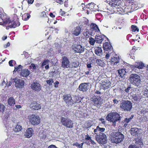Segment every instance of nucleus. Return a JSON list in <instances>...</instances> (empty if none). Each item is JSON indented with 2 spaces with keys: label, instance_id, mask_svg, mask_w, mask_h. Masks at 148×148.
Instances as JSON below:
<instances>
[{
  "label": "nucleus",
  "instance_id": "20e7f679",
  "mask_svg": "<svg viewBox=\"0 0 148 148\" xmlns=\"http://www.w3.org/2000/svg\"><path fill=\"white\" fill-rule=\"evenodd\" d=\"M95 134V140L98 142L102 144H104L106 143L107 140V136L104 133L99 132L98 134Z\"/></svg>",
  "mask_w": 148,
  "mask_h": 148
},
{
  "label": "nucleus",
  "instance_id": "6ab92c4d",
  "mask_svg": "<svg viewBox=\"0 0 148 148\" xmlns=\"http://www.w3.org/2000/svg\"><path fill=\"white\" fill-rule=\"evenodd\" d=\"M120 107L124 110H129L130 101H124L121 104Z\"/></svg>",
  "mask_w": 148,
  "mask_h": 148
},
{
  "label": "nucleus",
  "instance_id": "0e129e2a",
  "mask_svg": "<svg viewBox=\"0 0 148 148\" xmlns=\"http://www.w3.org/2000/svg\"><path fill=\"white\" fill-rule=\"evenodd\" d=\"M68 3L67 1H65L64 2V5L65 7H67L68 6Z\"/></svg>",
  "mask_w": 148,
  "mask_h": 148
},
{
  "label": "nucleus",
  "instance_id": "f8f14e48",
  "mask_svg": "<svg viewBox=\"0 0 148 148\" xmlns=\"http://www.w3.org/2000/svg\"><path fill=\"white\" fill-rule=\"evenodd\" d=\"M111 84L109 80L106 78L102 81L101 87L104 90L107 89L111 86Z\"/></svg>",
  "mask_w": 148,
  "mask_h": 148
},
{
  "label": "nucleus",
  "instance_id": "69168bd1",
  "mask_svg": "<svg viewBox=\"0 0 148 148\" xmlns=\"http://www.w3.org/2000/svg\"><path fill=\"white\" fill-rule=\"evenodd\" d=\"M87 125L86 126L87 128H88L90 127L91 126V123L90 122H88L87 123Z\"/></svg>",
  "mask_w": 148,
  "mask_h": 148
},
{
  "label": "nucleus",
  "instance_id": "3c124183",
  "mask_svg": "<svg viewBox=\"0 0 148 148\" xmlns=\"http://www.w3.org/2000/svg\"><path fill=\"white\" fill-rule=\"evenodd\" d=\"M66 13L64 11H63L62 9H60V15L62 16H65V14Z\"/></svg>",
  "mask_w": 148,
  "mask_h": 148
},
{
  "label": "nucleus",
  "instance_id": "4be33fe9",
  "mask_svg": "<svg viewBox=\"0 0 148 148\" xmlns=\"http://www.w3.org/2000/svg\"><path fill=\"white\" fill-rule=\"evenodd\" d=\"M90 29L92 32H95L97 34V33L100 32V30L98 26L95 23H91L90 25Z\"/></svg>",
  "mask_w": 148,
  "mask_h": 148
},
{
  "label": "nucleus",
  "instance_id": "a211bd4d",
  "mask_svg": "<svg viewBox=\"0 0 148 148\" xmlns=\"http://www.w3.org/2000/svg\"><path fill=\"white\" fill-rule=\"evenodd\" d=\"M91 100L95 106H97L101 104V98L99 96L93 97Z\"/></svg>",
  "mask_w": 148,
  "mask_h": 148
},
{
  "label": "nucleus",
  "instance_id": "9b49d317",
  "mask_svg": "<svg viewBox=\"0 0 148 148\" xmlns=\"http://www.w3.org/2000/svg\"><path fill=\"white\" fill-rule=\"evenodd\" d=\"M131 2H130V8L131 10H130V12H132L135 10H136L137 9H136L138 7V8H140L142 7L143 5V4H138L137 3L136 1H132V0H131Z\"/></svg>",
  "mask_w": 148,
  "mask_h": 148
},
{
  "label": "nucleus",
  "instance_id": "37998d69",
  "mask_svg": "<svg viewBox=\"0 0 148 148\" xmlns=\"http://www.w3.org/2000/svg\"><path fill=\"white\" fill-rule=\"evenodd\" d=\"M22 66L21 65H19L18 66H16L14 67V69L13 71V72L16 71L19 72L20 71V69H21Z\"/></svg>",
  "mask_w": 148,
  "mask_h": 148
},
{
  "label": "nucleus",
  "instance_id": "1a4fd4ad",
  "mask_svg": "<svg viewBox=\"0 0 148 148\" xmlns=\"http://www.w3.org/2000/svg\"><path fill=\"white\" fill-rule=\"evenodd\" d=\"M14 82L15 83V87L19 88H24L25 84L24 80L17 78L14 79Z\"/></svg>",
  "mask_w": 148,
  "mask_h": 148
},
{
  "label": "nucleus",
  "instance_id": "f704fd0d",
  "mask_svg": "<svg viewBox=\"0 0 148 148\" xmlns=\"http://www.w3.org/2000/svg\"><path fill=\"white\" fill-rule=\"evenodd\" d=\"M105 130V128L100 127L98 126L97 127L96 129H94V132L95 134H97L96 132H104Z\"/></svg>",
  "mask_w": 148,
  "mask_h": 148
},
{
  "label": "nucleus",
  "instance_id": "4c0bfd02",
  "mask_svg": "<svg viewBox=\"0 0 148 148\" xmlns=\"http://www.w3.org/2000/svg\"><path fill=\"white\" fill-rule=\"evenodd\" d=\"M96 62L97 65L99 66L103 67L104 66L105 64L103 60L100 59H97L96 60Z\"/></svg>",
  "mask_w": 148,
  "mask_h": 148
},
{
  "label": "nucleus",
  "instance_id": "a18cd8bd",
  "mask_svg": "<svg viewBox=\"0 0 148 148\" xmlns=\"http://www.w3.org/2000/svg\"><path fill=\"white\" fill-rule=\"evenodd\" d=\"M131 28L133 32H135L136 31L138 32L139 31V29L136 26L132 25L131 26Z\"/></svg>",
  "mask_w": 148,
  "mask_h": 148
},
{
  "label": "nucleus",
  "instance_id": "7c9ffc66",
  "mask_svg": "<svg viewBox=\"0 0 148 148\" xmlns=\"http://www.w3.org/2000/svg\"><path fill=\"white\" fill-rule=\"evenodd\" d=\"M119 5L116 7H115L113 8L114 13L117 14H122L123 13V9L122 8L118 7Z\"/></svg>",
  "mask_w": 148,
  "mask_h": 148
},
{
  "label": "nucleus",
  "instance_id": "f3484780",
  "mask_svg": "<svg viewBox=\"0 0 148 148\" xmlns=\"http://www.w3.org/2000/svg\"><path fill=\"white\" fill-rule=\"evenodd\" d=\"M31 89L36 91L38 92L41 89L40 84L38 82H33L31 85Z\"/></svg>",
  "mask_w": 148,
  "mask_h": 148
},
{
  "label": "nucleus",
  "instance_id": "79ce46f5",
  "mask_svg": "<svg viewBox=\"0 0 148 148\" xmlns=\"http://www.w3.org/2000/svg\"><path fill=\"white\" fill-rule=\"evenodd\" d=\"M21 129L22 127L17 124L14 127V130L15 132H19L21 130Z\"/></svg>",
  "mask_w": 148,
  "mask_h": 148
},
{
  "label": "nucleus",
  "instance_id": "5fc2aeb1",
  "mask_svg": "<svg viewBox=\"0 0 148 148\" xmlns=\"http://www.w3.org/2000/svg\"><path fill=\"white\" fill-rule=\"evenodd\" d=\"M99 120L100 121H101V123L102 124H105L106 121H105L104 119L102 118H101L99 119Z\"/></svg>",
  "mask_w": 148,
  "mask_h": 148
},
{
  "label": "nucleus",
  "instance_id": "680f3d73",
  "mask_svg": "<svg viewBox=\"0 0 148 148\" xmlns=\"http://www.w3.org/2000/svg\"><path fill=\"white\" fill-rule=\"evenodd\" d=\"M34 1V0H27V2L29 4H32Z\"/></svg>",
  "mask_w": 148,
  "mask_h": 148
},
{
  "label": "nucleus",
  "instance_id": "412c9836",
  "mask_svg": "<svg viewBox=\"0 0 148 148\" xmlns=\"http://www.w3.org/2000/svg\"><path fill=\"white\" fill-rule=\"evenodd\" d=\"M88 84L87 83H81L79 85L78 89L81 91L83 92L86 91L88 89Z\"/></svg>",
  "mask_w": 148,
  "mask_h": 148
},
{
  "label": "nucleus",
  "instance_id": "a19ab883",
  "mask_svg": "<svg viewBox=\"0 0 148 148\" xmlns=\"http://www.w3.org/2000/svg\"><path fill=\"white\" fill-rule=\"evenodd\" d=\"M95 42H96V40H95V39H94L92 37H90L89 38V42L91 45H94Z\"/></svg>",
  "mask_w": 148,
  "mask_h": 148
},
{
  "label": "nucleus",
  "instance_id": "dca6fc26",
  "mask_svg": "<svg viewBox=\"0 0 148 148\" xmlns=\"http://www.w3.org/2000/svg\"><path fill=\"white\" fill-rule=\"evenodd\" d=\"M30 107L32 110H39L41 108V106L36 101H32L30 105Z\"/></svg>",
  "mask_w": 148,
  "mask_h": 148
},
{
  "label": "nucleus",
  "instance_id": "774afa93",
  "mask_svg": "<svg viewBox=\"0 0 148 148\" xmlns=\"http://www.w3.org/2000/svg\"><path fill=\"white\" fill-rule=\"evenodd\" d=\"M130 121V118L127 119L125 118V121L126 123H128Z\"/></svg>",
  "mask_w": 148,
  "mask_h": 148
},
{
  "label": "nucleus",
  "instance_id": "de8ad7c7",
  "mask_svg": "<svg viewBox=\"0 0 148 148\" xmlns=\"http://www.w3.org/2000/svg\"><path fill=\"white\" fill-rule=\"evenodd\" d=\"M13 63L14 64H16V61L14 60H11L9 61V66H14Z\"/></svg>",
  "mask_w": 148,
  "mask_h": 148
},
{
  "label": "nucleus",
  "instance_id": "864d4df0",
  "mask_svg": "<svg viewBox=\"0 0 148 148\" xmlns=\"http://www.w3.org/2000/svg\"><path fill=\"white\" fill-rule=\"evenodd\" d=\"M57 3H59L60 4H62L63 1L62 0H54Z\"/></svg>",
  "mask_w": 148,
  "mask_h": 148
},
{
  "label": "nucleus",
  "instance_id": "09e8293b",
  "mask_svg": "<svg viewBox=\"0 0 148 148\" xmlns=\"http://www.w3.org/2000/svg\"><path fill=\"white\" fill-rule=\"evenodd\" d=\"M46 82L47 84H48L49 86H51L52 85V83L54 82L53 79H50L47 80Z\"/></svg>",
  "mask_w": 148,
  "mask_h": 148
},
{
  "label": "nucleus",
  "instance_id": "f257e3e1",
  "mask_svg": "<svg viewBox=\"0 0 148 148\" xmlns=\"http://www.w3.org/2000/svg\"><path fill=\"white\" fill-rule=\"evenodd\" d=\"M124 136L121 132L118 131L112 132L110 135V138L113 143L116 144L121 142L123 140Z\"/></svg>",
  "mask_w": 148,
  "mask_h": 148
},
{
  "label": "nucleus",
  "instance_id": "b1692460",
  "mask_svg": "<svg viewBox=\"0 0 148 148\" xmlns=\"http://www.w3.org/2000/svg\"><path fill=\"white\" fill-rule=\"evenodd\" d=\"M119 60L120 58L119 57L116 55L111 59L110 61V65L112 66H114L119 63Z\"/></svg>",
  "mask_w": 148,
  "mask_h": 148
},
{
  "label": "nucleus",
  "instance_id": "2f4dec72",
  "mask_svg": "<svg viewBox=\"0 0 148 148\" xmlns=\"http://www.w3.org/2000/svg\"><path fill=\"white\" fill-rule=\"evenodd\" d=\"M126 73L125 70L123 69H121L118 71V76L122 78L125 75Z\"/></svg>",
  "mask_w": 148,
  "mask_h": 148
},
{
  "label": "nucleus",
  "instance_id": "9d476101",
  "mask_svg": "<svg viewBox=\"0 0 148 148\" xmlns=\"http://www.w3.org/2000/svg\"><path fill=\"white\" fill-rule=\"evenodd\" d=\"M7 24L9 25L8 27L10 28H15L19 26L20 25V23L18 21H16L13 20L11 21L10 18H8Z\"/></svg>",
  "mask_w": 148,
  "mask_h": 148
},
{
  "label": "nucleus",
  "instance_id": "ea45409f",
  "mask_svg": "<svg viewBox=\"0 0 148 148\" xmlns=\"http://www.w3.org/2000/svg\"><path fill=\"white\" fill-rule=\"evenodd\" d=\"M8 21V18L3 20L2 19L1 17H0V25H7V22Z\"/></svg>",
  "mask_w": 148,
  "mask_h": 148
},
{
  "label": "nucleus",
  "instance_id": "aec40b11",
  "mask_svg": "<svg viewBox=\"0 0 148 148\" xmlns=\"http://www.w3.org/2000/svg\"><path fill=\"white\" fill-rule=\"evenodd\" d=\"M84 140H85V143L88 145H90V143L93 145H96V143L91 139V137L88 134L85 135Z\"/></svg>",
  "mask_w": 148,
  "mask_h": 148
},
{
  "label": "nucleus",
  "instance_id": "4d7b16f0",
  "mask_svg": "<svg viewBox=\"0 0 148 148\" xmlns=\"http://www.w3.org/2000/svg\"><path fill=\"white\" fill-rule=\"evenodd\" d=\"M72 66L75 68L77 67L78 66V65L76 64V63L75 62H73L72 63Z\"/></svg>",
  "mask_w": 148,
  "mask_h": 148
},
{
  "label": "nucleus",
  "instance_id": "6e6552de",
  "mask_svg": "<svg viewBox=\"0 0 148 148\" xmlns=\"http://www.w3.org/2000/svg\"><path fill=\"white\" fill-rule=\"evenodd\" d=\"M61 66L64 69L68 68L70 67V61L66 56L62 57L61 59Z\"/></svg>",
  "mask_w": 148,
  "mask_h": 148
},
{
  "label": "nucleus",
  "instance_id": "6e6d98bb",
  "mask_svg": "<svg viewBox=\"0 0 148 148\" xmlns=\"http://www.w3.org/2000/svg\"><path fill=\"white\" fill-rule=\"evenodd\" d=\"M10 44L9 42L7 43L6 44H5L4 45V47L5 48H6L10 46Z\"/></svg>",
  "mask_w": 148,
  "mask_h": 148
},
{
  "label": "nucleus",
  "instance_id": "603ef678",
  "mask_svg": "<svg viewBox=\"0 0 148 148\" xmlns=\"http://www.w3.org/2000/svg\"><path fill=\"white\" fill-rule=\"evenodd\" d=\"M30 67L32 68V69H36V67L35 65L33 63L30 66Z\"/></svg>",
  "mask_w": 148,
  "mask_h": 148
},
{
  "label": "nucleus",
  "instance_id": "72a5a7b5",
  "mask_svg": "<svg viewBox=\"0 0 148 148\" xmlns=\"http://www.w3.org/2000/svg\"><path fill=\"white\" fill-rule=\"evenodd\" d=\"M81 98L78 96H74L73 100V104L74 103H79L81 101Z\"/></svg>",
  "mask_w": 148,
  "mask_h": 148
},
{
  "label": "nucleus",
  "instance_id": "39448f33",
  "mask_svg": "<svg viewBox=\"0 0 148 148\" xmlns=\"http://www.w3.org/2000/svg\"><path fill=\"white\" fill-rule=\"evenodd\" d=\"M28 117L29 122L33 125H38L40 123V119L36 114H33Z\"/></svg>",
  "mask_w": 148,
  "mask_h": 148
},
{
  "label": "nucleus",
  "instance_id": "cd10ccee",
  "mask_svg": "<svg viewBox=\"0 0 148 148\" xmlns=\"http://www.w3.org/2000/svg\"><path fill=\"white\" fill-rule=\"evenodd\" d=\"M94 49L95 53L97 56H101L102 55V50L101 47H95L94 48Z\"/></svg>",
  "mask_w": 148,
  "mask_h": 148
},
{
  "label": "nucleus",
  "instance_id": "2eb2a0df",
  "mask_svg": "<svg viewBox=\"0 0 148 148\" xmlns=\"http://www.w3.org/2000/svg\"><path fill=\"white\" fill-rule=\"evenodd\" d=\"M103 47L104 50L108 51V53L110 54L113 52V48L110 43L107 42L104 43Z\"/></svg>",
  "mask_w": 148,
  "mask_h": 148
},
{
  "label": "nucleus",
  "instance_id": "423d86ee",
  "mask_svg": "<svg viewBox=\"0 0 148 148\" xmlns=\"http://www.w3.org/2000/svg\"><path fill=\"white\" fill-rule=\"evenodd\" d=\"M60 122L62 125L67 128H71L73 127V121L68 118L62 117L61 118Z\"/></svg>",
  "mask_w": 148,
  "mask_h": 148
},
{
  "label": "nucleus",
  "instance_id": "052dcab7",
  "mask_svg": "<svg viewBox=\"0 0 148 148\" xmlns=\"http://www.w3.org/2000/svg\"><path fill=\"white\" fill-rule=\"evenodd\" d=\"M113 103H114V104H117L119 102V101L116 99H114L113 100Z\"/></svg>",
  "mask_w": 148,
  "mask_h": 148
},
{
  "label": "nucleus",
  "instance_id": "8fccbe9b",
  "mask_svg": "<svg viewBox=\"0 0 148 148\" xmlns=\"http://www.w3.org/2000/svg\"><path fill=\"white\" fill-rule=\"evenodd\" d=\"M47 14L46 13L45 11L42 12L40 14V17L41 18L46 17Z\"/></svg>",
  "mask_w": 148,
  "mask_h": 148
},
{
  "label": "nucleus",
  "instance_id": "bf43d9fd",
  "mask_svg": "<svg viewBox=\"0 0 148 148\" xmlns=\"http://www.w3.org/2000/svg\"><path fill=\"white\" fill-rule=\"evenodd\" d=\"M59 82L57 81H56L54 83V86L56 88L58 87V86L57 85L58 84H59Z\"/></svg>",
  "mask_w": 148,
  "mask_h": 148
},
{
  "label": "nucleus",
  "instance_id": "c9c22d12",
  "mask_svg": "<svg viewBox=\"0 0 148 148\" xmlns=\"http://www.w3.org/2000/svg\"><path fill=\"white\" fill-rule=\"evenodd\" d=\"M30 14L27 13H25L22 16V19L24 21L27 20L30 17Z\"/></svg>",
  "mask_w": 148,
  "mask_h": 148
},
{
  "label": "nucleus",
  "instance_id": "e2e57ef3",
  "mask_svg": "<svg viewBox=\"0 0 148 148\" xmlns=\"http://www.w3.org/2000/svg\"><path fill=\"white\" fill-rule=\"evenodd\" d=\"M83 144V143H82L79 144L78 145L77 147L79 148H82Z\"/></svg>",
  "mask_w": 148,
  "mask_h": 148
},
{
  "label": "nucleus",
  "instance_id": "c85d7f7f",
  "mask_svg": "<svg viewBox=\"0 0 148 148\" xmlns=\"http://www.w3.org/2000/svg\"><path fill=\"white\" fill-rule=\"evenodd\" d=\"M30 73V71L27 69H24L21 73V75L23 77H27Z\"/></svg>",
  "mask_w": 148,
  "mask_h": 148
},
{
  "label": "nucleus",
  "instance_id": "473e14b6",
  "mask_svg": "<svg viewBox=\"0 0 148 148\" xmlns=\"http://www.w3.org/2000/svg\"><path fill=\"white\" fill-rule=\"evenodd\" d=\"M130 131H131V132H130V133L133 136L138 135L139 131L137 128H132L131 129Z\"/></svg>",
  "mask_w": 148,
  "mask_h": 148
},
{
  "label": "nucleus",
  "instance_id": "a878e982",
  "mask_svg": "<svg viewBox=\"0 0 148 148\" xmlns=\"http://www.w3.org/2000/svg\"><path fill=\"white\" fill-rule=\"evenodd\" d=\"M34 131L32 128H28L26 130L24 135L26 138H29L32 136L33 134Z\"/></svg>",
  "mask_w": 148,
  "mask_h": 148
},
{
  "label": "nucleus",
  "instance_id": "5701e85b",
  "mask_svg": "<svg viewBox=\"0 0 148 148\" xmlns=\"http://www.w3.org/2000/svg\"><path fill=\"white\" fill-rule=\"evenodd\" d=\"M144 66V64L142 62H136L134 66L130 65V67L133 70L135 71V69L138 68L139 69H142Z\"/></svg>",
  "mask_w": 148,
  "mask_h": 148
},
{
  "label": "nucleus",
  "instance_id": "49530a36",
  "mask_svg": "<svg viewBox=\"0 0 148 148\" xmlns=\"http://www.w3.org/2000/svg\"><path fill=\"white\" fill-rule=\"evenodd\" d=\"M49 62V60L48 59H46L44 60L42 62V64L41 66L42 67L46 65L47 64H48Z\"/></svg>",
  "mask_w": 148,
  "mask_h": 148
},
{
  "label": "nucleus",
  "instance_id": "f03ea898",
  "mask_svg": "<svg viewBox=\"0 0 148 148\" xmlns=\"http://www.w3.org/2000/svg\"><path fill=\"white\" fill-rule=\"evenodd\" d=\"M121 117L116 112H110L106 117L107 120L112 123V125L114 127L116 125V122L120 121Z\"/></svg>",
  "mask_w": 148,
  "mask_h": 148
},
{
  "label": "nucleus",
  "instance_id": "c756f323",
  "mask_svg": "<svg viewBox=\"0 0 148 148\" xmlns=\"http://www.w3.org/2000/svg\"><path fill=\"white\" fill-rule=\"evenodd\" d=\"M7 103L10 106H13L15 104V100L13 97H11L9 98Z\"/></svg>",
  "mask_w": 148,
  "mask_h": 148
},
{
  "label": "nucleus",
  "instance_id": "ddd939ff",
  "mask_svg": "<svg viewBox=\"0 0 148 148\" xmlns=\"http://www.w3.org/2000/svg\"><path fill=\"white\" fill-rule=\"evenodd\" d=\"M73 49L76 53H81L84 52V49L80 45L75 44L72 46Z\"/></svg>",
  "mask_w": 148,
  "mask_h": 148
},
{
  "label": "nucleus",
  "instance_id": "338daca9",
  "mask_svg": "<svg viewBox=\"0 0 148 148\" xmlns=\"http://www.w3.org/2000/svg\"><path fill=\"white\" fill-rule=\"evenodd\" d=\"M49 15L52 18H54L55 17V15H54L52 12H50L49 13Z\"/></svg>",
  "mask_w": 148,
  "mask_h": 148
},
{
  "label": "nucleus",
  "instance_id": "4468645a",
  "mask_svg": "<svg viewBox=\"0 0 148 148\" xmlns=\"http://www.w3.org/2000/svg\"><path fill=\"white\" fill-rule=\"evenodd\" d=\"M82 28L80 26H77L74 27L71 32L73 36H77L81 34L82 32Z\"/></svg>",
  "mask_w": 148,
  "mask_h": 148
},
{
  "label": "nucleus",
  "instance_id": "58836bf2",
  "mask_svg": "<svg viewBox=\"0 0 148 148\" xmlns=\"http://www.w3.org/2000/svg\"><path fill=\"white\" fill-rule=\"evenodd\" d=\"M5 109V107L4 105L0 103V113H3Z\"/></svg>",
  "mask_w": 148,
  "mask_h": 148
},
{
  "label": "nucleus",
  "instance_id": "bb28decb",
  "mask_svg": "<svg viewBox=\"0 0 148 148\" xmlns=\"http://www.w3.org/2000/svg\"><path fill=\"white\" fill-rule=\"evenodd\" d=\"M105 37L106 36L104 35H96L95 37L96 42L98 43H101L104 38V37Z\"/></svg>",
  "mask_w": 148,
  "mask_h": 148
},
{
  "label": "nucleus",
  "instance_id": "393cba45",
  "mask_svg": "<svg viewBox=\"0 0 148 148\" xmlns=\"http://www.w3.org/2000/svg\"><path fill=\"white\" fill-rule=\"evenodd\" d=\"M89 26V21L86 18H85L82 22L80 25L81 27L83 29H87Z\"/></svg>",
  "mask_w": 148,
  "mask_h": 148
},
{
  "label": "nucleus",
  "instance_id": "e433bc0d",
  "mask_svg": "<svg viewBox=\"0 0 148 148\" xmlns=\"http://www.w3.org/2000/svg\"><path fill=\"white\" fill-rule=\"evenodd\" d=\"M95 5L92 3H89L87 6V7L89 10L92 11H95L94 8Z\"/></svg>",
  "mask_w": 148,
  "mask_h": 148
},
{
  "label": "nucleus",
  "instance_id": "13d9d810",
  "mask_svg": "<svg viewBox=\"0 0 148 148\" xmlns=\"http://www.w3.org/2000/svg\"><path fill=\"white\" fill-rule=\"evenodd\" d=\"M112 6L114 7V8H115V7H116L117 6H118V5H117V3L114 2V3H112Z\"/></svg>",
  "mask_w": 148,
  "mask_h": 148
},
{
  "label": "nucleus",
  "instance_id": "c03bdc74",
  "mask_svg": "<svg viewBox=\"0 0 148 148\" xmlns=\"http://www.w3.org/2000/svg\"><path fill=\"white\" fill-rule=\"evenodd\" d=\"M90 35L91 34L90 33L89 31L87 30L85 31L84 33V36L86 38H88Z\"/></svg>",
  "mask_w": 148,
  "mask_h": 148
},
{
  "label": "nucleus",
  "instance_id": "7ed1b4c3",
  "mask_svg": "<svg viewBox=\"0 0 148 148\" xmlns=\"http://www.w3.org/2000/svg\"><path fill=\"white\" fill-rule=\"evenodd\" d=\"M130 83L137 86H140L141 84L140 76L136 74H132L130 75Z\"/></svg>",
  "mask_w": 148,
  "mask_h": 148
},
{
  "label": "nucleus",
  "instance_id": "0eeeda50",
  "mask_svg": "<svg viewBox=\"0 0 148 148\" xmlns=\"http://www.w3.org/2000/svg\"><path fill=\"white\" fill-rule=\"evenodd\" d=\"M63 99L66 103L68 106H72L73 105V99L71 95L70 94L64 95Z\"/></svg>",
  "mask_w": 148,
  "mask_h": 148
}]
</instances>
